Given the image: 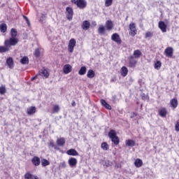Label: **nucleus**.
Masks as SVG:
<instances>
[{
  "instance_id": "nucleus-12",
  "label": "nucleus",
  "mask_w": 179,
  "mask_h": 179,
  "mask_svg": "<svg viewBox=\"0 0 179 179\" xmlns=\"http://www.w3.org/2000/svg\"><path fill=\"white\" fill-rule=\"evenodd\" d=\"M68 163L70 167H75L78 164V159L76 158L71 157L69 159Z\"/></svg>"
},
{
  "instance_id": "nucleus-10",
  "label": "nucleus",
  "mask_w": 179,
  "mask_h": 179,
  "mask_svg": "<svg viewBox=\"0 0 179 179\" xmlns=\"http://www.w3.org/2000/svg\"><path fill=\"white\" fill-rule=\"evenodd\" d=\"M159 28L162 31V33H166L167 31V24L163 21H160L158 24Z\"/></svg>"
},
{
  "instance_id": "nucleus-36",
  "label": "nucleus",
  "mask_w": 179,
  "mask_h": 179,
  "mask_svg": "<svg viewBox=\"0 0 179 179\" xmlns=\"http://www.w3.org/2000/svg\"><path fill=\"white\" fill-rule=\"evenodd\" d=\"M101 149H103V150H108V144H107V143H102L101 145Z\"/></svg>"
},
{
  "instance_id": "nucleus-48",
  "label": "nucleus",
  "mask_w": 179,
  "mask_h": 179,
  "mask_svg": "<svg viewBox=\"0 0 179 179\" xmlns=\"http://www.w3.org/2000/svg\"><path fill=\"white\" fill-rule=\"evenodd\" d=\"M104 107H105V108H106L107 110H111V106H110V104H108V103H106Z\"/></svg>"
},
{
  "instance_id": "nucleus-33",
  "label": "nucleus",
  "mask_w": 179,
  "mask_h": 179,
  "mask_svg": "<svg viewBox=\"0 0 179 179\" xmlns=\"http://www.w3.org/2000/svg\"><path fill=\"white\" fill-rule=\"evenodd\" d=\"M134 164L136 167H142V165L143 164V162L141 161V159H136Z\"/></svg>"
},
{
  "instance_id": "nucleus-3",
  "label": "nucleus",
  "mask_w": 179,
  "mask_h": 179,
  "mask_svg": "<svg viewBox=\"0 0 179 179\" xmlns=\"http://www.w3.org/2000/svg\"><path fill=\"white\" fill-rule=\"evenodd\" d=\"M129 36H131V37H135V36H136V34L138 33V30L136 29V24L134 22H131L129 25Z\"/></svg>"
},
{
  "instance_id": "nucleus-34",
  "label": "nucleus",
  "mask_w": 179,
  "mask_h": 179,
  "mask_svg": "<svg viewBox=\"0 0 179 179\" xmlns=\"http://www.w3.org/2000/svg\"><path fill=\"white\" fill-rule=\"evenodd\" d=\"M41 165L43 167H47V166H50V161L46 159H41Z\"/></svg>"
},
{
  "instance_id": "nucleus-44",
  "label": "nucleus",
  "mask_w": 179,
  "mask_h": 179,
  "mask_svg": "<svg viewBox=\"0 0 179 179\" xmlns=\"http://www.w3.org/2000/svg\"><path fill=\"white\" fill-rule=\"evenodd\" d=\"M22 17L27 22V24H28V26H30V20H29V18L27 17H26L25 15H22Z\"/></svg>"
},
{
  "instance_id": "nucleus-18",
  "label": "nucleus",
  "mask_w": 179,
  "mask_h": 179,
  "mask_svg": "<svg viewBox=\"0 0 179 179\" xmlns=\"http://www.w3.org/2000/svg\"><path fill=\"white\" fill-rule=\"evenodd\" d=\"M66 155L69 156H78L79 153L75 149H70L66 151Z\"/></svg>"
},
{
  "instance_id": "nucleus-25",
  "label": "nucleus",
  "mask_w": 179,
  "mask_h": 179,
  "mask_svg": "<svg viewBox=\"0 0 179 179\" xmlns=\"http://www.w3.org/2000/svg\"><path fill=\"white\" fill-rule=\"evenodd\" d=\"M171 107L173 108H177V106H178V101L176 99H173L170 101Z\"/></svg>"
},
{
  "instance_id": "nucleus-37",
  "label": "nucleus",
  "mask_w": 179,
  "mask_h": 179,
  "mask_svg": "<svg viewBox=\"0 0 179 179\" xmlns=\"http://www.w3.org/2000/svg\"><path fill=\"white\" fill-rule=\"evenodd\" d=\"M159 68H162V62L160 61H157L155 64V69H157V71H159Z\"/></svg>"
},
{
  "instance_id": "nucleus-19",
  "label": "nucleus",
  "mask_w": 179,
  "mask_h": 179,
  "mask_svg": "<svg viewBox=\"0 0 179 179\" xmlns=\"http://www.w3.org/2000/svg\"><path fill=\"white\" fill-rule=\"evenodd\" d=\"M106 27L107 30H113V27H114V25L113 24V21L108 20L106 22Z\"/></svg>"
},
{
  "instance_id": "nucleus-39",
  "label": "nucleus",
  "mask_w": 179,
  "mask_h": 179,
  "mask_svg": "<svg viewBox=\"0 0 179 179\" xmlns=\"http://www.w3.org/2000/svg\"><path fill=\"white\" fill-rule=\"evenodd\" d=\"M24 178L25 179H31V178H33V175H31V173L28 172L24 174Z\"/></svg>"
},
{
  "instance_id": "nucleus-42",
  "label": "nucleus",
  "mask_w": 179,
  "mask_h": 179,
  "mask_svg": "<svg viewBox=\"0 0 179 179\" xmlns=\"http://www.w3.org/2000/svg\"><path fill=\"white\" fill-rule=\"evenodd\" d=\"M111 5H113V1H106L105 6L108 7L111 6Z\"/></svg>"
},
{
  "instance_id": "nucleus-14",
  "label": "nucleus",
  "mask_w": 179,
  "mask_h": 179,
  "mask_svg": "<svg viewBox=\"0 0 179 179\" xmlns=\"http://www.w3.org/2000/svg\"><path fill=\"white\" fill-rule=\"evenodd\" d=\"M6 64L8 68H10V69H13L15 64H13V59L12 57H8L6 59Z\"/></svg>"
},
{
  "instance_id": "nucleus-9",
  "label": "nucleus",
  "mask_w": 179,
  "mask_h": 179,
  "mask_svg": "<svg viewBox=\"0 0 179 179\" xmlns=\"http://www.w3.org/2000/svg\"><path fill=\"white\" fill-rule=\"evenodd\" d=\"M40 76H42V78H43V79H47V78H48V76H50V73H48V71H47V69H43L39 71V74Z\"/></svg>"
},
{
  "instance_id": "nucleus-50",
  "label": "nucleus",
  "mask_w": 179,
  "mask_h": 179,
  "mask_svg": "<svg viewBox=\"0 0 179 179\" xmlns=\"http://www.w3.org/2000/svg\"><path fill=\"white\" fill-rule=\"evenodd\" d=\"M37 76H38V75H36V76H35L34 77H32V78H31V80H34L35 79H37Z\"/></svg>"
},
{
  "instance_id": "nucleus-45",
  "label": "nucleus",
  "mask_w": 179,
  "mask_h": 179,
  "mask_svg": "<svg viewBox=\"0 0 179 179\" xmlns=\"http://www.w3.org/2000/svg\"><path fill=\"white\" fill-rule=\"evenodd\" d=\"M175 131H176V132H179V122H177L175 125Z\"/></svg>"
},
{
  "instance_id": "nucleus-20",
  "label": "nucleus",
  "mask_w": 179,
  "mask_h": 179,
  "mask_svg": "<svg viewBox=\"0 0 179 179\" xmlns=\"http://www.w3.org/2000/svg\"><path fill=\"white\" fill-rule=\"evenodd\" d=\"M59 110H61V108H59V105H54L52 108L51 113L52 114H57L59 113Z\"/></svg>"
},
{
  "instance_id": "nucleus-22",
  "label": "nucleus",
  "mask_w": 179,
  "mask_h": 179,
  "mask_svg": "<svg viewBox=\"0 0 179 179\" xmlns=\"http://www.w3.org/2000/svg\"><path fill=\"white\" fill-rule=\"evenodd\" d=\"M131 60L129 61L130 68H135L136 66V60L134 59V56L130 57Z\"/></svg>"
},
{
  "instance_id": "nucleus-21",
  "label": "nucleus",
  "mask_w": 179,
  "mask_h": 179,
  "mask_svg": "<svg viewBox=\"0 0 179 179\" xmlns=\"http://www.w3.org/2000/svg\"><path fill=\"white\" fill-rule=\"evenodd\" d=\"M56 143L57 146H64L65 145V138H57Z\"/></svg>"
},
{
  "instance_id": "nucleus-51",
  "label": "nucleus",
  "mask_w": 179,
  "mask_h": 179,
  "mask_svg": "<svg viewBox=\"0 0 179 179\" xmlns=\"http://www.w3.org/2000/svg\"><path fill=\"white\" fill-rule=\"evenodd\" d=\"M72 106H73V107H75V106H76V103H75V101H73Z\"/></svg>"
},
{
  "instance_id": "nucleus-29",
  "label": "nucleus",
  "mask_w": 179,
  "mask_h": 179,
  "mask_svg": "<svg viewBox=\"0 0 179 179\" xmlns=\"http://www.w3.org/2000/svg\"><path fill=\"white\" fill-rule=\"evenodd\" d=\"M121 71L122 76L125 77L127 75H128V69L126 66H122Z\"/></svg>"
},
{
  "instance_id": "nucleus-40",
  "label": "nucleus",
  "mask_w": 179,
  "mask_h": 179,
  "mask_svg": "<svg viewBox=\"0 0 179 179\" xmlns=\"http://www.w3.org/2000/svg\"><path fill=\"white\" fill-rule=\"evenodd\" d=\"M151 37H153V33L148 31L145 34V38H151Z\"/></svg>"
},
{
  "instance_id": "nucleus-28",
  "label": "nucleus",
  "mask_w": 179,
  "mask_h": 179,
  "mask_svg": "<svg viewBox=\"0 0 179 179\" xmlns=\"http://www.w3.org/2000/svg\"><path fill=\"white\" fill-rule=\"evenodd\" d=\"M20 62H21L22 64V65H27L29 64V57H27V56L23 57Z\"/></svg>"
},
{
  "instance_id": "nucleus-16",
  "label": "nucleus",
  "mask_w": 179,
  "mask_h": 179,
  "mask_svg": "<svg viewBox=\"0 0 179 179\" xmlns=\"http://www.w3.org/2000/svg\"><path fill=\"white\" fill-rule=\"evenodd\" d=\"M164 52L167 57L171 58V57H173V49L171 47H169L166 49H165Z\"/></svg>"
},
{
  "instance_id": "nucleus-41",
  "label": "nucleus",
  "mask_w": 179,
  "mask_h": 179,
  "mask_svg": "<svg viewBox=\"0 0 179 179\" xmlns=\"http://www.w3.org/2000/svg\"><path fill=\"white\" fill-rule=\"evenodd\" d=\"M48 146H50V148H54L55 149H57V147H55V145H54V141L52 140L50 141Z\"/></svg>"
},
{
  "instance_id": "nucleus-17",
  "label": "nucleus",
  "mask_w": 179,
  "mask_h": 179,
  "mask_svg": "<svg viewBox=\"0 0 179 179\" xmlns=\"http://www.w3.org/2000/svg\"><path fill=\"white\" fill-rule=\"evenodd\" d=\"M31 163L34 164V166H38V165L41 163V161L38 157H34L31 159Z\"/></svg>"
},
{
  "instance_id": "nucleus-7",
  "label": "nucleus",
  "mask_w": 179,
  "mask_h": 179,
  "mask_svg": "<svg viewBox=\"0 0 179 179\" xmlns=\"http://www.w3.org/2000/svg\"><path fill=\"white\" fill-rule=\"evenodd\" d=\"M74 3L80 9H85V8H86V6H87V3H86L85 1H75Z\"/></svg>"
},
{
  "instance_id": "nucleus-13",
  "label": "nucleus",
  "mask_w": 179,
  "mask_h": 179,
  "mask_svg": "<svg viewBox=\"0 0 179 179\" xmlns=\"http://www.w3.org/2000/svg\"><path fill=\"white\" fill-rule=\"evenodd\" d=\"M38 17L40 23H45V20H47V13H42L41 16H38Z\"/></svg>"
},
{
  "instance_id": "nucleus-32",
  "label": "nucleus",
  "mask_w": 179,
  "mask_h": 179,
  "mask_svg": "<svg viewBox=\"0 0 179 179\" xmlns=\"http://www.w3.org/2000/svg\"><path fill=\"white\" fill-rule=\"evenodd\" d=\"M159 113L161 117H166L167 115V110L164 108L159 110Z\"/></svg>"
},
{
  "instance_id": "nucleus-27",
  "label": "nucleus",
  "mask_w": 179,
  "mask_h": 179,
  "mask_svg": "<svg viewBox=\"0 0 179 179\" xmlns=\"http://www.w3.org/2000/svg\"><path fill=\"white\" fill-rule=\"evenodd\" d=\"M125 143H126L127 146H129L131 148L135 146V141H134V140H130V139L127 140L125 141Z\"/></svg>"
},
{
  "instance_id": "nucleus-30",
  "label": "nucleus",
  "mask_w": 179,
  "mask_h": 179,
  "mask_svg": "<svg viewBox=\"0 0 179 179\" xmlns=\"http://www.w3.org/2000/svg\"><path fill=\"white\" fill-rule=\"evenodd\" d=\"M36 107L31 106L27 109V114H29V115H31V114H34V113H36Z\"/></svg>"
},
{
  "instance_id": "nucleus-4",
  "label": "nucleus",
  "mask_w": 179,
  "mask_h": 179,
  "mask_svg": "<svg viewBox=\"0 0 179 179\" xmlns=\"http://www.w3.org/2000/svg\"><path fill=\"white\" fill-rule=\"evenodd\" d=\"M10 47H13V45L10 43H7L6 41H4V46H0V54L3 52H8V51L10 50Z\"/></svg>"
},
{
  "instance_id": "nucleus-24",
  "label": "nucleus",
  "mask_w": 179,
  "mask_h": 179,
  "mask_svg": "<svg viewBox=\"0 0 179 179\" xmlns=\"http://www.w3.org/2000/svg\"><path fill=\"white\" fill-rule=\"evenodd\" d=\"M98 33L99 34H106V27L103 25H99L98 28Z\"/></svg>"
},
{
  "instance_id": "nucleus-6",
  "label": "nucleus",
  "mask_w": 179,
  "mask_h": 179,
  "mask_svg": "<svg viewBox=\"0 0 179 179\" xmlns=\"http://www.w3.org/2000/svg\"><path fill=\"white\" fill-rule=\"evenodd\" d=\"M66 16L68 20H72L73 18V10L71 8L67 7L66 8Z\"/></svg>"
},
{
  "instance_id": "nucleus-46",
  "label": "nucleus",
  "mask_w": 179,
  "mask_h": 179,
  "mask_svg": "<svg viewBox=\"0 0 179 179\" xmlns=\"http://www.w3.org/2000/svg\"><path fill=\"white\" fill-rule=\"evenodd\" d=\"M101 104L103 106V107H105V106L107 104V102L104 99L101 100Z\"/></svg>"
},
{
  "instance_id": "nucleus-47",
  "label": "nucleus",
  "mask_w": 179,
  "mask_h": 179,
  "mask_svg": "<svg viewBox=\"0 0 179 179\" xmlns=\"http://www.w3.org/2000/svg\"><path fill=\"white\" fill-rule=\"evenodd\" d=\"M60 167H62V169H65V167H66V164L65 163V162L60 164Z\"/></svg>"
},
{
  "instance_id": "nucleus-26",
  "label": "nucleus",
  "mask_w": 179,
  "mask_h": 179,
  "mask_svg": "<svg viewBox=\"0 0 179 179\" xmlns=\"http://www.w3.org/2000/svg\"><path fill=\"white\" fill-rule=\"evenodd\" d=\"M133 55L134 58H141V57H142V52L139 50H136L134 51Z\"/></svg>"
},
{
  "instance_id": "nucleus-31",
  "label": "nucleus",
  "mask_w": 179,
  "mask_h": 179,
  "mask_svg": "<svg viewBox=\"0 0 179 179\" xmlns=\"http://www.w3.org/2000/svg\"><path fill=\"white\" fill-rule=\"evenodd\" d=\"M94 71L92 69L89 70L87 73V77L90 79H93L94 78Z\"/></svg>"
},
{
  "instance_id": "nucleus-15",
  "label": "nucleus",
  "mask_w": 179,
  "mask_h": 179,
  "mask_svg": "<svg viewBox=\"0 0 179 179\" xmlns=\"http://www.w3.org/2000/svg\"><path fill=\"white\" fill-rule=\"evenodd\" d=\"M81 27L83 30H89L90 29V22L88 20L83 21Z\"/></svg>"
},
{
  "instance_id": "nucleus-43",
  "label": "nucleus",
  "mask_w": 179,
  "mask_h": 179,
  "mask_svg": "<svg viewBox=\"0 0 179 179\" xmlns=\"http://www.w3.org/2000/svg\"><path fill=\"white\" fill-rule=\"evenodd\" d=\"M40 50L39 49H36L34 51V55L36 57H40Z\"/></svg>"
},
{
  "instance_id": "nucleus-23",
  "label": "nucleus",
  "mask_w": 179,
  "mask_h": 179,
  "mask_svg": "<svg viewBox=\"0 0 179 179\" xmlns=\"http://www.w3.org/2000/svg\"><path fill=\"white\" fill-rule=\"evenodd\" d=\"M6 30H8V26L5 23H2L0 24V31L1 33H6Z\"/></svg>"
},
{
  "instance_id": "nucleus-53",
  "label": "nucleus",
  "mask_w": 179,
  "mask_h": 179,
  "mask_svg": "<svg viewBox=\"0 0 179 179\" xmlns=\"http://www.w3.org/2000/svg\"><path fill=\"white\" fill-rule=\"evenodd\" d=\"M106 1H113V0H106Z\"/></svg>"
},
{
  "instance_id": "nucleus-38",
  "label": "nucleus",
  "mask_w": 179,
  "mask_h": 179,
  "mask_svg": "<svg viewBox=\"0 0 179 179\" xmlns=\"http://www.w3.org/2000/svg\"><path fill=\"white\" fill-rule=\"evenodd\" d=\"M6 93V88L3 86L0 87V94H4Z\"/></svg>"
},
{
  "instance_id": "nucleus-1",
  "label": "nucleus",
  "mask_w": 179,
  "mask_h": 179,
  "mask_svg": "<svg viewBox=\"0 0 179 179\" xmlns=\"http://www.w3.org/2000/svg\"><path fill=\"white\" fill-rule=\"evenodd\" d=\"M10 37L8 39H6V43L13 45V47L17 45L19 39L17 38V30L15 28H12L10 31Z\"/></svg>"
},
{
  "instance_id": "nucleus-8",
  "label": "nucleus",
  "mask_w": 179,
  "mask_h": 179,
  "mask_svg": "<svg viewBox=\"0 0 179 179\" xmlns=\"http://www.w3.org/2000/svg\"><path fill=\"white\" fill-rule=\"evenodd\" d=\"M111 40L115 41V43H117V44H121V38L117 33H115L111 36Z\"/></svg>"
},
{
  "instance_id": "nucleus-11",
  "label": "nucleus",
  "mask_w": 179,
  "mask_h": 179,
  "mask_svg": "<svg viewBox=\"0 0 179 179\" xmlns=\"http://www.w3.org/2000/svg\"><path fill=\"white\" fill-rule=\"evenodd\" d=\"M63 72L66 75H68V73H70V72H72V66L70 64H66L63 67Z\"/></svg>"
},
{
  "instance_id": "nucleus-49",
  "label": "nucleus",
  "mask_w": 179,
  "mask_h": 179,
  "mask_svg": "<svg viewBox=\"0 0 179 179\" xmlns=\"http://www.w3.org/2000/svg\"><path fill=\"white\" fill-rule=\"evenodd\" d=\"M138 115V114L135 112H134L133 113H131L130 118H134V117H136Z\"/></svg>"
},
{
  "instance_id": "nucleus-35",
  "label": "nucleus",
  "mask_w": 179,
  "mask_h": 179,
  "mask_svg": "<svg viewBox=\"0 0 179 179\" xmlns=\"http://www.w3.org/2000/svg\"><path fill=\"white\" fill-rule=\"evenodd\" d=\"M86 71H87V69H86V66H82L78 71V74L81 76L85 75Z\"/></svg>"
},
{
  "instance_id": "nucleus-2",
  "label": "nucleus",
  "mask_w": 179,
  "mask_h": 179,
  "mask_svg": "<svg viewBox=\"0 0 179 179\" xmlns=\"http://www.w3.org/2000/svg\"><path fill=\"white\" fill-rule=\"evenodd\" d=\"M108 136L115 145H118V143H120V138L117 136V132H115V130H110L108 133Z\"/></svg>"
},
{
  "instance_id": "nucleus-5",
  "label": "nucleus",
  "mask_w": 179,
  "mask_h": 179,
  "mask_svg": "<svg viewBox=\"0 0 179 179\" xmlns=\"http://www.w3.org/2000/svg\"><path fill=\"white\" fill-rule=\"evenodd\" d=\"M76 46V41L75 38H71L68 45V50L70 52H73V50L75 47Z\"/></svg>"
},
{
  "instance_id": "nucleus-52",
  "label": "nucleus",
  "mask_w": 179,
  "mask_h": 179,
  "mask_svg": "<svg viewBox=\"0 0 179 179\" xmlns=\"http://www.w3.org/2000/svg\"><path fill=\"white\" fill-rule=\"evenodd\" d=\"M35 179H38V178H37V176H35Z\"/></svg>"
}]
</instances>
